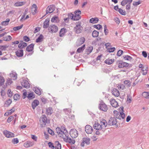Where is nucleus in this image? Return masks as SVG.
Wrapping results in <instances>:
<instances>
[{
    "label": "nucleus",
    "mask_w": 149,
    "mask_h": 149,
    "mask_svg": "<svg viewBox=\"0 0 149 149\" xmlns=\"http://www.w3.org/2000/svg\"><path fill=\"white\" fill-rule=\"evenodd\" d=\"M118 67L119 68H123L128 67L129 64L128 63L124 62L122 61H118L117 62Z\"/></svg>",
    "instance_id": "nucleus-9"
},
{
    "label": "nucleus",
    "mask_w": 149,
    "mask_h": 149,
    "mask_svg": "<svg viewBox=\"0 0 149 149\" xmlns=\"http://www.w3.org/2000/svg\"><path fill=\"white\" fill-rule=\"evenodd\" d=\"M23 26V24H22L20 26L15 27L13 28V29L14 30L16 31L21 29L22 27Z\"/></svg>",
    "instance_id": "nucleus-52"
},
{
    "label": "nucleus",
    "mask_w": 149,
    "mask_h": 149,
    "mask_svg": "<svg viewBox=\"0 0 149 149\" xmlns=\"http://www.w3.org/2000/svg\"><path fill=\"white\" fill-rule=\"evenodd\" d=\"M123 57L124 59L125 60L131 61L132 59L131 56L128 55L123 56Z\"/></svg>",
    "instance_id": "nucleus-43"
},
{
    "label": "nucleus",
    "mask_w": 149,
    "mask_h": 149,
    "mask_svg": "<svg viewBox=\"0 0 149 149\" xmlns=\"http://www.w3.org/2000/svg\"><path fill=\"white\" fill-rule=\"evenodd\" d=\"M114 61V59H107L105 61V63L108 64L110 65L112 64Z\"/></svg>",
    "instance_id": "nucleus-46"
},
{
    "label": "nucleus",
    "mask_w": 149,
    "mask_h": 149,
    "mask_svg": "<svg viewBox=\"0 0 149 149\" xmlns=\"http://www.w3.org/2000/svg\"><path fill=\"white\" fill-rule=\"evenodd\" d=\"M85 130L86 132L88 134H91L93 131L92 127L90 125H87L85 127Z\"/></svg>",
    "instance_id": "nucleus-12"
},
{
    "label": "nucleus",
    "mask_w": 149,
    "mask_h": 149,
    "mask_svg": "<svg viewBox=\"0 0 149 149\" xmlns=\"http://www.w3.org/2000/svg\"><path fill=\"white\" fill-rule=\"evenodd\" d=\"M5 80L4 78L1 76H0V86H1L3 85Z\"/></svg>",
    "instance_id": "nucleus-44"
},
{
    "label": "nucleus",
    "mask_w": 149,
    "mask_h": 149,
    "mask_svg": "<svg viewBox=\"0 0 149 149\" xmlns=\"http://www.w3.org/2000/svg\"><path fill=\"white\" fill-rule=\"evenodd\" d=\"M49 147V148H51V149H54V147L53 145V144L51 142H49L48 143Z\"/></svg>",
    "instance_id": "nucleus-61"
},
{
    "label": "nucleus",
    "mask_w": 149,
    "mask_h": 149,
    "mask_svg": "<svg viewBox=\"0 0 149 149\" xmlns=\"http://www.w3.org/2000/svg\"><path fill=\"white\" fill-rule=\"evenodd\" d=\"M15 109L14 108H13L11 110H8L6 112L4 115L5 116H8L10 115H11L15 111Z\"/></svg>",
    "instance_id": "nucleus-23"
},
{
    "label": "nucleus",
    "mask_w": 149,
    "mask_h": 149,
    "mask_svg": "<svg viewBox=\"0 0 149 149\" xmlns=\"http://www.w3.org/2000/svg\"><path fill=\"white\" fill-rule=\"evenodd\" d=\"M11 102V100L10 99H9L8 100L6 101L5 102V104H6L7 106H8L10 105Z\"/></svg>",
    "instance_id": "nucleus-62"
},
{
    "label": "nucleus",
    "mask_w": 149,
    "mask_h": 149,
    "mask_svg": "<svg viewBox=\"0 0 149 149\" xmlns=\"http://www.w3.org/2000/svg\"><path fill=\"white\" fill-rule=\"evenodd\" d=\"M70 134L72 138H76L78 135V131L75 129H72L70 132Z\"/></svg>",
    "instance_id": "nucleus-6"
},
{
    "label": "nucleus",
    "mask_w": 149,
    "mask_h": 149,
    "mask_svg": "<svg viewBox=\"0 0 149 149\" xmlns=\"http://www.w3.org/2000/svg\"><path fill=\"white\" fill-rule=\"evenodd\" d=\"M34 46V45L33 44H31L29 45L26 49V50L28 52H30L32 51L33 49Z\"/></svg>",
    "instance_id": "nucleus-28"
},
{
    "label": "nucleus",
    "mask_w": 149,
    "mask_h": 149,
    "mask_svg": "<svg viewBox=\"0 0 149 149\" xmlns=\"http://www.w3.org/2000/svg\"><path fill=\"white\" fill-rule=\"evenodd\" d=\"M100 124H101V126H102V128H104L108 124L106 120L104 119H101L100 121Z\"/></svg>",
    "instance_id": "nucleus-21"
},
{
    "label": "nucleus",
    "mask_w": 149,
    "mask_h": 149,
    "mask_svg": "<svg viewBox=\"0 0 149 149\" xmlns=\"http://www.w3.org/2000/svg\"><path fill=\"white\" fill-rule=\"evenodd\" d=\"M22 86L24 88H28L30 87V84L28 81L25 79H23L21 82Z\"/></svg>",
    "instance_id": "nucleus-14"
},
{
    "label": "nucleus",
    "mask_w": 149,
    "mask_h": 149,
    "mask_svg": "<svg viewBox=\"0 0 149 149\" xmlns=\"http://www.w3.org/2000/svg\"><path fill=\"white\" fill-rule=\"evenodd\" d=\"M20 98L19 95L17 94H15L13 96V99L15 100H18Z\"/></svg>",
    "instance_id": "nucleus-53"
},
{
    "label": "nucleus",
    "mask_w": 149,
    "mask_h": 149,
    "mask_svg": "<svg viewBox=\"0 0 149 149\" xmlns=\"http://www.w3.org/2000/svg\"><path fill=\"white\" fill-rule=\"evenodd\" d=\"M38 7L37 5L35 4H33L31 7V13L33 15H35L38 12Z\"/></svg>",
    "instance_id": "nucleus-15"
},
{
    "label": "nucleus",
    "mask_w": 149,
    "mask_h": 149,
    "mask_svg": "<svg viewBox=\"0 0 149 149\" xmlns=\"http://www.w3.org/2000/svg\"><path fill=\"white\" fill-rule=\"evenodd\" d=\"M99 21L97 17L92 18L90 20L89 22L90 23L92 24H95L97 23Z\"/></svg>",
    "instance_id": "nucleus-30"
},
{
    "label": "nucleus",
    "mask_w": 149,
    "mask_h": 149,
    "mask_svg": "<svg viewBox=\"0 0 149 149\" xmlns=\"http://www.w3.org/2000/svg\"><path fill=\"white\" fill-rule=\"evenodd\" d=\"M53 112L52 109L51 107H49L47 109V115H51Z\"/></svg>",
    "instance_id": "nucleus-49"
},
{
    "label": "nucleus",
    "mask_w": 149,
    "mask_h": 149,
    "mask_svg": "<svg viewBox=\"0 0 149 149\" xmlns=\"http://www.w3.org/2000/svg\"><path fill=\"white\" fill-rule=\"evenodd\" d=\"M67 30L65 28H63L61 29L59 32V36L61 37L63 36H64Z\"/></svg>",
    "instance_id": "nucleus-24"
},
{
    "label": "nucleus",
    "mask_w": 149,
    "mask_h": 149,
    "mask_svg": "<svg viewBox=\"0 0 149 149\" xmlns=\"http://www.w3.org/2000/svg\"><path fill=\"white\" fill-rule=\"evenodd\" d=\"M12 39V37L10 36H8L3 38V39L4 40L8 41Z\"/></svg>",
    "instance_id": "nucleus-41"
},
{
    "label": "nucleus",
    "mask_w": 149,
    "mask_h": 149,
    "mask_svg": "<svg viewBox=\"0 0 149 149\" xmlns=\"http://www.w3.org/2000/svg\"><path fill=\"white\" fill-rule=\"evenodd\" d=\"M110 102L111 105L113 107L116 108L118 107V103L114 99L110 100Z\"/></svg>",
    "instance_id": "nucleus-19"
},
{
    "label": "nucleus",
    "mask_w": 149,
    "mask_h": 149,
    "mask_svg": "<svg viewBox=\"0 0 149 149\" xmlns=\"http://www.w3.org/2000/svg\"><path fill=\"white\" fill-rule=\"evenodd\" d=\"M64 111L65 113L68 115H69L71 112V109H64Z\"/></svg>",
    "instance_id": "nucleus-55"
},
{
    "label": "nucleus",
    "mask_w": 149,
    "mask_h": 149,
    "mask_svg": "<svg viewBox=\"0 0 149 149\" xmlns=\"http://www.w3.org/2000/svg\"><path fill=\"white\" fill-rule=\"evenodd\" d=\"M64 140L66 142L71 144H74L75 143V141L74 139H71L68 137H67V139L64 138Z\"/></svg>",
    "instance_id": "nucleus-20"
},
{
    "label": "nucleus",
    "mask_w": 149,
    "mask_h": 149,
    "mask_svg": "<svg viewBox=\"0 0 149 149\" xmlns=\"http://www.w3.org/2000/svg\"><path fill=\"white\" fill-rule=\"evenodd\" d=\"M81 13V11L79 10H77L74 12V21L78 20L81 19L80 14Z\"/></svg>",
    "instance_id": "nucleus-5"
},
{
    "label": "nucleus",
    "mask_w": 149,
    "mask_h": 149,
    "mask_svg": "<svg viewBox=\"0 0 149 149\" xmlns=\"http://www.w3.org/2000/svg\"><path fill=\"white\" fill-rule=\"evenodd\" d=\"M51 21L52 22H58L59 20L58 17L57 16H55L53 17L51 19Z\"/></svg>",
    "instance_id": "nucleus-32"
},
{
    "label": "nucleus",
    "mask_w": 149,
    "mask_h": 149,
    "mask_svg": "<svg viewBox=\"0 0 149 149\" xmlns=\"http://www.w3.org/2000/svg\"><path fill=\"white\" fill-rule=\"evenodd\" d=\"M10 77L12 78L14 80L17 79V74L14 72H12L10 74Z\"/></svg>",
    "instance_id": "nucleus-33"
},
{
    "label": "nucleus",
    "mask_w": 149,
    "mask_h": 149,
    "mask_svg": "<svg viewBox=\"0 0 149 149\" xmlns=\"http://www.w3.org/2000/svg\"><path fill=\"white\" fill-rule=\"evenodd\" d=\"M26 2L24 1L17 2L14 4V6L16 7L20 6L25 4Z\"/></svg>",
    "instance_id": "nucleus-31"
},
{
    "label": "nucleus",
    "mask_w": 149,
    "mask_h": 149,
    "mask_svg": "<svg viewBox=\"0 0 149 149\" xmlns=\"http://www.w3.org/2000/svg\"><path fill=\"white\" fill-rule=\"evenodd\" d=\"M7 93L8 96L9 97H11L13 95L11 91V90L10 89L8 90L7 91Z\"/></svg>",
    "instance_id": "nucleus-60"
},
{
    "label": "nucleus",
    "mask_w": 149,
    "mask_h": 149,
    "mask_svg": "<svg viewBox=\"0 0 149 149\" xmlns=\"http://www.w3.org/2000/svg\"><path fill=\"white\" fill-rule=\"evenodd\" d=\"M99 32L96 31H94L92 33V36L93 37H96L98 36Z\"/></svg>",
    "instance_id": "nucleus-47"
},
{
    "label": "nucleus",
    "mask_w": 149,
    "mask_h": 149,
    "mask_svg": "<svg viewBox=\"0 0 149 149\" xmlns=\"http://www.w3.org/2000/svg\"><path fill=\"white\" fill-rule=\"evenodd\" d=\"M63 132V139H64V138H65L67 139V137H68V132H67V131L66 130V129L65 128L64 129Z\"/></svg>",
    "instance_id": "nucleus-40"
},
{
    "label": "nucleus",
    "mask_w": 149,
    "mask_h": 149,
    "mask_svg": "<svg viewBox=\"0 0 149 149\" xmlns=\"http://www.w3.org/2000/svg\"><path fill=\"white\" fill-rule=\"evenodd\" d=\"M121 108L122 111L120 113H119L116 111H114L113 113L114 116L116 118L119 119H121L122 118L123 119L125 117V114L123 113V107H122Z\"/></svg>",
    "instance_id": "nucleus-1"
},
{
    "label": "nucleus",
    "mask_w": 149,
    "mask_h": 149,
    "mask_svg": "<svg viewBox=\"0 0 149 149\" xmlns=\"http://www.w3.org/2000/svg\"><path fill=\"white\" fill-rule=\"evenodd\" d=\"M8 47L7 45L0 46V49L1 50H5Z\"/></svg>",
    "instance_id": "nucleus-57"
},
{
    "label": "nucleus",
    "mask_w": 149,
    "mask_h": 149,
    "mask_svg": "<svg viewBox=\"0 0 149 149\" xmlns=\"http://www.w3.org/2000/svg\"><path fill=\"white\" fill-rule=\"evenodd\" d=\"M34 145L33 142L27 141L24 144V146L26 148H28L33 146Z\"/></svg>",
    "instance_id": "nucleus-22"
},
{
    "label": "nucleus",
    "mask_w": 149,
    "mask_h": 149,
    "mask_svg": "<svg viewBox=\"0 0 149 149\" xmlns=\"http://www.w3.org/2000/svg\"><path fill=\"white\" fill-rule=\"evenodd\" d=\"M43 39V36L41 34L40 35L38 38L36 40V42H42Z\"/></svg>",
    "instance_id": "nucleus-37"
},
{
    "label": "nucleus",
    "mask_w": 149,
    "mask_h": 149,
    "mask_svg": "<svg viewBox=\"0 0 149 149\" xmlns=\"http://www.w3.org/2000/svg\"><path fill=\"white\" fill-rule=\"evenodd\" d=\"M10 21V19L9 18H7L6 19V21L2 22L1 23V24L4 26L7 25L8 24Z\"/></svg>",
    "instance_id": "nucleus-39"
},
{
    "label": "nucleus",
    "mask_w": 149,
    "mask_h": 149,
    "mask_svg": "<svg viewBox=\"0 0 149 149\" xmlns=\"http://www.w3.org/2000/svg\"><path fill=\"white\" fill-rule=\"evenodd\" d=\"M68 17L69 19L74 21V15L72 13H70L68 14Z\"/></svg>",
    "instance_id": "nucleus-48"
},
{
    "label": "nucleus",
    "mask_w": 149,
    "mask_h": 149,
    "mask_svg": "<svg viewBox=\"0 0 149 149\" xmlns=\"http://www.w3.org/2000/svg\"><path fill=\"white\" fill-rule=\"evenodd\" d=\"M56 131L59 137L63 138V132L61 130L59 127H58L56 128Z\"/></svg>",
    "instance_id": "nucleus-17"
},
{
    "label": "nucleus",
    "mask_w": 149,
    "mask_h": 149,
    "mask_svg": "<svg viewBox=\"0 0 149 149\" xmlns=\"http://www.w3.org/2000/svg\"><path fill=\"white\" fill-rule=\"evenodd\" d=\"M58 29V27L54 24L51 25L48 28L49 31L52 33L56 32Z\"/></svg>",
    "instance_id": "nucleus-2"
},
{
    "label": "nucleus",
    "mask_w": 149,
    "mask_h": 149,
    "mask_svg": "<svg viewBox=\"0 0 149 149\" xmlns=\"http://www.w3.org/2000/svg\"><path fill=\"white\" fill-rule=\"evenodd\" d=\"M93 127L94 129L100 131L103 129L102 126H101V124L98 123H95L94 124Z\"/></svg>",
    "instance_id": "nucleus-18"
},
{
    "label": "nucleus",
    "mask_w": 149,
    "mask_h": 149,
    "mask_svg": "<svg viewBox=\"0 0 149 149\" xmlns=\"http://www.w3.org/2000/svg\"><path fill=\"white\" fill-rule=\"evenodd\" d=\"M12 82L11 79L9 78L7 79L6 84L7 86L8 85H9L11 84Z\"/></svg>",
    "instance_id": "nucleus-58"
},
{
    "label": "nucleus",
    "mask_w": 149,
    "mask_h": 149,
    "mask_svg": "<svg viewBox=\"0 0 149 149\" xmlns=\"http://www.w3.org/2000/svg\"><path fill=\"white\" fill-rule=\"evenodd\" d=\"M85 48V45H84L78 48L77 50V52L78 53H80L83 51Z\"/></svg>",
    "instance_id": "nucleus-42"
},
{
    "label": "nucleus",
    "mask_w": 149,
    "mask_h": 149,
    "mask_svg": "<svg viewBox=\"0 0 149 149\" xmlns=\"http://www.w3.org/2000/svg\"><path fill=\"white\" fill-rule=\"evenodd\" d=\"M14 119V117L13 116H10L9 117L7 120V122L8 123H10Z\"/></svg>",
    "instance_id": "nucleus-63"
},
{
    "label": "nucleus",
    "mask_w": 149,
    "mask_h": 149,
    "mask_svg": "<svg viewBox=\"0 0 149 149\" xmlns=\"http://www.w3.org/2000/svg\"><path fill=\"white\" fill-rule=\"evenodd\" d=\"M124 84L127 87H129L131 86V82L129 80H126L124 82Z\"/></svg>",
    "instance_id": "nucleus-45"
},
{
    "label": "nucleus",
    "mask_w": 149,
    "mask_h": 149,
    "mask_svg": "<svg viewBox=\"0 0 149 149\" xmlns=\"http://www.w3.org/2000/svg\"><path fill=\"white\" fill-rule=\"evenodd\" d=\"M82 29V27L79 24H76V26L74 28V30L76 33L79 34L81 32Z\"/></svg>",
    "instance_id": "nucleus-7"
},
{
    "label": "nucleus",
    "mask_w": 149,
    "mask_h": 149,
    "mask_svg": "<svg viewBox=\"0 0 149 149\" xmlns=\"http://www.w3.org/2000/svg\"><path fill=\"white\" fill-rule=\"evenodd\" d=\"M27 45L26 43L22 41L19 44L18 47L19 48L22 49L26 47L27 46Z\"/></svg>",
    "instance_id": "nucleus-29"
},
{
    "label": "nucleus",
    "mask_w": 149,
    "mask_h": 149,
    "mask_svg": "<svg viewBox=\"0 0 149 149\" xmlns=\"http://www.w3.org/2000/svg\"><path fill=\"white\" fill-rule=\"evenodd\" d=\"M143 97L146 99L149 98V92H144L142 94Z\"/></svg>",
    "instance_id": "nucleus-36"
},
{
    "label": "nucleus",
    "mask_w": 149,
    "mask_h": 149,
    "mask_svg": "<svg viewBox=\"0 0 149 149\" xmlns=\"http://www.w3.org/2000/svg\"><path fill=\"white\" fill-rule=\"evenodd\" d=\"M47 118L45 115H43L40 118V124L42 127L45 126L47 123Z\"/></svg>",
    "instance_id": "nucleus-4"
},
{
    "label": "nucleus",
    "mask_w": 149,
    "mask_h": 149,
    "mask_svg": "<svg viewBox=\"0 0 149 149\" xmlns=\"http://www.w3.org/2000/svg\"><path fill=\"white\" fill-rule=\"evenodd\" d=\"M99 108L100 110L104 111H106L108 110L107 105L102 101L100 102Z\"/></svg>",
    "instance_id": "nucleus-3"
},
{
    "label": "nucleus",
    "mask_w": 149,
    "mask_h": 149,
    "mask_svg": "<svg viewBox=\"0 0 149 149\" xmlns=\"http://www.w3.org/2000/svg\"><path fill=\"white\" fill-rule=\"evenodd\" d=\"M55 9V6L54 5H51L47 7V14L49 13H52Z\"/></svg>",
    "instance_id": "nucleus-16"
},
{
    "label": "nucleus",
    "mask_w": 149,
    "mask_h": 149,
    "mask_svg": "<svg viewBox=\"0 0 149 149\" xmlns=\"http://www.w3.org/2000/svg\"><path fill=\"white\" fill-rule=\"evenodd\" d=\"M93 47L92 46H90L88 47L87 49L88 53L89 54L91 53L93 49Z\"/></svg>",
    "instance_id": "nucleus-59"
},
{
    "label": "nucleus",
    "mask_w": 149,
    "mask_h": 149,
    "mask_svg": "<svg viewBox=\"0 0 149 149\" xmlns=\"http://www.w3.org/2000/svg\"><path fill=\"white\" fill-rule=\"evenodd\" d=\"M39 104V101L37 100H35L32 103V107L33 109H34Z\"/></svg>",
    "instance_id": "nucleus-26"
},
{
    "label": "nucleus",
    "mask_w": 149,
    "mask_h": 149,
    "mask_svg": "<svg viewBox=\"0 0 149 149\" xmlns=\"http://www.w3.org/2000/svg\"><path fill=\"white\" fill-rule=\"evenodd\" d=\"M16 55L18 57H22L23 55V50L22 49L17 50L16 52Z\"/></svg>",
    "instance_id": "nucleus-27"
},
{
    "label": "nucleus",
    "mask_w": 149,
    "mask_h": 149,
    "mask_svg": "<svg viewBox=\"0 0 149 149\" xmlns=\"http://www.w3.org/2000/svg\"><path fill=\"white\" fill-rule=\"evenodd\" d=\"M117 87L120 90H123L125 89V86L124 85L119 84L116 85Z\"/></svg>",
    "instance_id": "nucleus-35"
},
{
    "label": "nucleus",
    "mask_w": 149,
    "mask_h": 149,
    "mask_svg": "<svg viewBox=\"0 0 149 149\" xmlns=\"http://www.w3.org/2000/svg\"><path fill=\"white\" fill-rule=\"evenodd\" d=\"M3 133L5 136L7 138H12L15 136L13 133L6 130H4Z\"/></svg>",
    "instance_id": "nucleus-8"
},
{
    "label": "nucleus",
    "mask_w": 149,
    "mask_h": 149,
    "mask_svg": "<svg viewBox=\"0 0 149 149\" xmlns=\"http://www.w3.org/2000/svg\"><path fill=\"white\" fill-rule=\"evenodd\" d=\"M85 41V39L83 37H81L78 39L76 42V45L77 47L82 44Z\"/></svg>",
    "instance_id": "nucleus-13"
},
{
    "label": "nucleus",
    "mask_w": 149,
    "mask_h": 149,
    "mask_svg": "<svg viewBox=\"0 0 149 149\" xmlns=\"http://www.w3.org/2000/svg\"><path fill=\"white\" fill-rule=\"evenodd\" d=\"M55 146L54 148H58V149H61V145L58 141H56L55 143Z\"/></svg>",
    "instance_id": "nucleus-38"
},
{
    "label": "nucleus",
    "mask_w": 149,
    "mask_h": 149,
    "mask_svg": "<svg viewBox=\"0 0 149 149\" xmlns=\"http://www.w3.org/2000/svg\"><path fill=\"white\" fill-rule=\"evenodd\" d=\"M112 93L115 97H118L120 93L118 90L116 88H113L112 91Z\"/></svg>",
    "instance_id": "nucleus-25"
},
{
    "label": "nucleus",
    "mask_w": 149,
    "mask_h": 149,
    "mask_svg": "<svg viewBox=\"0 0 149 149\" xmlns=\"http://www.w3.org/2000/svg\"><path fill=\"white\" fill-rule=\"evenodd\" d=\"M33 91L38 95H40L41 94V91L40 89L37 88H34L33 89Z\"/></svg>",
    "instance_id": "nucleus-34"
},
{
    "label": "nucleus",
    "mask_w": 149,
    "mask_h": 149,
    "mask_svg": "<svg viewBox=\"0 0 149 149\" xmlns=\"http://www.w3.org/2000/svg\"><path fill=\"white\" fill-rule=\"evenodd\" d=\"M90 139L88 137H85L83 139V141L81 143V146L82 147L84 146V144H86L87 145L89 144L90 143Z\"/></svg>",
    "instance_id": "nucleus-11"
},
{
    "label": "nucleus",
    "mask_w": 149,
    "mask_h": 149,
    "mask_svg": "<svg viewBox=\"0 0 149 149\" xmlns=\"http://www.w3.org/2000/svg\"><path fill=\"white\" fill-rule=\"evenodd\" d=\"M116 118L115 117H111L109 120L108 124L110 125H116L117 122Z\"/></svg>",
    "instance_id": "nucleus-10"
},
{
    "label": "nucleus",
    "mask_w": 149,
    "mask_h": 149,
    "mask_svg": "<svg viewBox=\"0 0 149 149\" xmlns=\"http://www.w3.org/2000/svg\"><path fill=\"white\" fill-rule=\"evenodd\" d=\"M118 11L122 15H126V12L121 8L118 9Z\"/></svg>",
    "instance_id": "nucleus-51"
},
{
    "label": "nucleus",
    "mask_w": 149,
    "mask_h": 149,
    "mask_svg": "<svg viewBox=\"0 0 149 149\" xmlns=\"http://www.w3.org/2000/svg\"><path fill=\"white\" fill-rule=\"evenodd\" d=\"M27 97L29 99H32L34 98L35 96L33 93H30L28 94Z\"/></svg>",
    "instance_id": "nucleus-50"
},
{
    "label": "nucleus",
    "mask_w": 149,
    "mask_h": 149,
    "mask_svg": "<svg viewBox=\"0 0 149 149\" xmlns=\"http://www.w3.org/2000/svg\"><path fill=\"white\" fill-rule=\"evenodd\" d=\"M47 132L49 134L51 135H54V133L53 131L50 128H47Z\"/></svg>",
    "instance_id": "nucleus-54"
},
{
    "label": "nucleus",
    "mask_w": 149,
    "mask_h": 149,
    "mask_svg": "<svg viewBox=\"0 0 149 149\" xmlns=\"http://www.w3.org/2000/svg\"><path fill=\"white\" fill-rule=\"evenodd\" d=\"M12 142L14 144H17L19 142L17 138H14L12 141Z\"/></svg>",
    "instance_id": "nucleus-64"
},
{
    "label": "nucleus",
    "mask_w": 149,
    "mask_h": 149,
    "mask_svg": "<svg viewBox=\"0 0 149 149\" xmlns=\"http://www.w3.org/2000/svg\"><path fill=\"white\" fill-rule=\"evenodd\" d=\"M104 32L105 34L107 35L108 33V30L107 29V26L106 25H104Z\"/></svg>",
    "instance_id": "nucleus-56"
}]
</instances>
